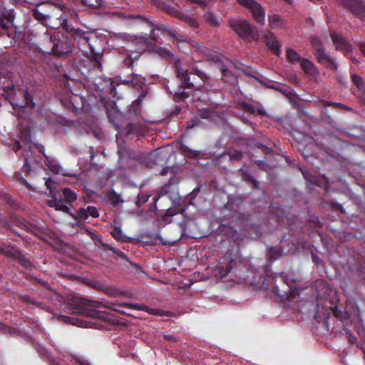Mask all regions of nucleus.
<instances>
[{
  "mask_svg": "<svg viewBox=\"0 0 365 365\" xmlns=\"http://www.w3.org/2000/svg\"><path fill=\"white\" fill-rule=\"evenodd\" d=\"M68 300V308L72 314L101 319L112 324H120V320L110 312H103L98 310V309L107 308L124 314L125 312L121 310L120 308H128L123 305L124 303L90 300L78 297H72ZM128 308L130 309V307Z\"/></svg>",
  "mask_w": 365,
  "mask_h": 365,
  "instance_id": "1",
  "label": "nucleus"
},
{
  "mask_svg": "<svg viewBox=\"0 0 365 365\" xmlns=\"http://www.w3.org/2000/svg\"><path fill=\"white\" fill-rule=\"evenodd\" d=\"M68 9L63 4H54L43 1L31 10L32 16L43 26L53 29L61 28L63 31L68 26V21L63 13Z\"/></svg>",
  "mask_w": 365,
  "mask_h": 365,
  "instance_id": "2",
  "label": "nucleus"
},
{
  "mask_svg": "<svg viewBox=\"0 0 365 365\" xmlns=\"http://www.w3.org/2000/svg\"><path fill=\"white\" fill-rule=\"evenodd\" d=\"M16 13L9 7L0 8V41L4 47L14 45L21 38L14 24Z\"/></svg>",
  "mask_w": 365,
  "mask_h": 365,
  "instance_id": "3",
  "label": "nucleus"
},
{
  "mask_svg": "<svg viewBox=\"0 0 365 365\" xmlns=\"http://www.w3.org/2000/svg\"><path fill=\"white\" fill-rule=\"evenodd\" d=\"M50 43V54L57 57H66L73 53L74 43L65 32L45 33Z\"/></svg>",
  "mask_w": 365,
  "mask_h": 365,
  "instance_id": "4",
  "label": "nucleus"
},
{
  "mask_svg": "<svg viewBox=\"0 0 365 365\" xmlns=\"http://www.w3.org/2000/svg\"><path fill=\"white\" fill-rule=\"evenodd\" d=\"M130 42L133 46L128 51H125V58L123 60L124 66L132 68L135 61H138L142 54L153 47V43L147 36H133Z\"/></svg>",
  "mask_w": 365,
  "mask_h": 365,
  "instance_id": "5",
  "label": "nucleus"
},
{
  "mask_svg": "<svg viewBox=\"0 0 365 365\" xmlns=\"http://www.w3.org/2000/svg\"><path fill=\"white\" fill-rule=\"evenodd\" d=\"M0 255L12 262H18L24 268L31 270L34 266L24 251L14 243L0 242Z\"/></svg>",
  "mask_w": 365,
  "mask_h": 365,
  "instance_id": "6",
  "label": "nucleus"
},
{
  "mask_svg": "<svg viewBox=\"0 0 365 365\" xmlns=\"http://www.w3.org/2000/svg\"><path fill=\"white\" fill-rule=\"evenodd\" d=\"M1 95L10 102L19 118L24 117L26 108L35 106L31 93H2Z\"/></svg>",
  "mask_w": 365,
  "mask_h": 365,
  "instance_id": "7",
  "label": "nucleus"
},
{
  "mask_svg": "<svg viewBox=\"0 0 365 365\" xmlns=\"http://www.w3.org/2000/svg\"><path fill=\"white\" fill-rule=\"evenodd\" d=\"M310 43L317 61L326 68L335 71L338 69L336 60L326 52V48L322 40L317 36L310 37Z\"/></svg>",
  "mask_w": 365,
  "mask_h": 365,
  "instance_id": "8",
  "label": "nucleus"
},
{
  "mask_svg": "<svg viewBox=\"0 0 365 365\" xmlns=\"http://www.w3.org/2000/svg\"><path fill=\"white\" fill-rule=\"evenodd\" d=\"M170 64L175 70L176 76L180 79L181 87L183 89L193 88L195 91H200V86H196L192 81H190L188 69L183 68L184 60L178 56L173 57Z\"/></svg>",
  "mask_w": 365,
  "mask_h": 365,
  "instance_id": "9",
  "label": "nucleus"
},
{
  "mask_svg": "<svg viewBox=\"0 0 365 365\" xmlns=\"http://www.w3.org/2000/svg\"><path fill=\"white\" fill-rule=\"evenodd\" d=\"M142 100L138 98L133 101L131 105L129 106L128 110L125 114V118L130 123L124 128V133L128 135L138 131V125L137 122L140 118V106Z\"/></svg>",
  "mask_w": 365,
  "mask_h": 365,
  "instance_id": "10",
  "label": "nucleus"
},
{
  "mask_svg": "<svg viewBox=\"0 0 365 365\" xmlns=\"http://www.w3.org/2000/svg\"><path fill=\"white\" fill-rule=\"evenodd\" d=\"M19 138L22 143L28 146L29 150L27 151V156L24 158V169L29 175H31L34 171L35 164L38 163L31 155H29V154L31 148V130L29 127H20Z\"/></svg>",
  "mask_w": 365,
  "mask_h": 365,
  "instance_id": "11",
  "label": "nucleus"
},
{
  "mask_svg": "<svg viewBox=\"0 0 365 365\" xmlns=\"http://www.w3.org/2000/svg\"><path fill=\"white\" fill-rule=\"evenodd\" d=\"M61 101L68 110L78 113L86 107V100L78 93H61Z\"/></svg>",
  "mask_w": 365,
  "mask_h": 365,
  "instance_id": "12",
  "label": "nucleus"
},
{
  "mask_svg": "<svg viewBox=\"0 0 365 365\" xmlns=\"http://www.w3.org/2000/svg\"><path fill=\"white\" fill-rule=\"evenodd\" d=\"M69 36L71 40L76 41L80 46L84 48L87 47L93 52V48L90 43L91 33L86 31L79 28H76L71 24H68L64 31Z\"/></svg>",
  "mask_w": 365,
  "mask_h": 365,
  "instance_id": "13",
  "label": "nucleus"
},
{
  "mask_svg": "<svg viewBox=\"0 0 365 365\" xmlns=\"http://www.w3.org/2000/svg\"><path fill=\"white\" fill-rule=\"evenodd\" d=\"M9 226L11 230L18 235L19 237H21V235L15 227L24 230L27 232L32 233L34 235H38L39 233H41V230L38 226L26 221L24 217L17 215L11 217L10 225Z\"/></svg>",
  "mask_w": 365,
  "mask_h": 365,
  "instance_id": "14",
  "label": "nucleus"
},
{
  "mask_svg": "<svg viewBox=\"0 0 365 365\" xmlns=\"http://www.w3.org/2000/svg\"><path fill=\"white\" fill-rule=\"evenodd\" d=\"M338 4L361 21H365V2L363 0H336Z\"/></svg>",
  "mask_w": 365,
  "mask_h": 365,
  "instance_id": "15",
  "label": "nucleus"
},
{
  "mask_svg": "<svg viewBox=\"0 0 365 365\" xmlns=\"http://www.w3.org/2000/svg\"><path fill=\"white\" fill-rule=\"evenodd\" d=\"M229 26L243 39L254 37L253 26L246 20L232 19L229 21Z\"/></svg>",
  "mask_w": 365,
  "mask_h": 365,
  "instance_id": "16",
  "label": "nucleus"
},
{
  "mask_svg": "<svg viewBox=\"0 0 365 365\" xmlns=\"http://www.w3.org/2000/svg\"><path fill=\"white\" fill-rule=\"evenodd\" d=\"M102 56L98 53H92L91 58L88 61L79 63L78 69L81 73L86 78L90 77L91 73L95 69L102 70L101 63Z\"/></svg>",
  "mask_w": 365,
  "mask_h": 365,
  "instance_id": "17",
  "label": "nucleus"
},
{
  "mask_svg": "<svg viewBox=\"0 0 365 365\" xmlns=\"http://www.w3.org/2000/svg\"><path fill=\"white\" fill-rule=\"evenodd\" d=\"M242 230H248L246 227H242L237 222L230 221L229 222H221L217 232L218 235L227 238L237 239L238 232Z\"/></svg>",
  "mask_w": 365,
  "mask_h": 365,
  "instance_id": "18",
  "label": "nucleus"
},
{
  "mask_svg": "<svg viewBox=\"0 0 365 365\" xmlns=\"http://www.w3.org/2000/svg\"><path fill=\"white\" fill-rule=\"evenodd\" d=\"M132 16V18H133L140 22L147 23L150 26L153 27V29L150 34V37L155 41H158V36L155 34V30L160 31L162 33L167 34L169 36L174 35V33L173 32V29H170L168 26H167L163 24H155L153 21H151L150 19L145 17V16Z\"/></svg>",
  "mask_w": 365,
  "mask_h": 365,
  "instance_id": "19",
  "label": "nucleus"
},
{
  "mask_svg": "<svg viewBox=\"0 0 365 365\" xmlns=\"http://www.w3.org/2000/svg\"><path fill=\"white\" fill-rule=\"evenodd\" d=\"M108 93H98L99 95L100 101H96V103H93V104H96L97 106H103L106 109V113L108 115V118L110 122H112L114 125L116 127V129H119V124L115 120L114 118V114H111L110 111L108 110L109 108H112L113 110L116 108V103L114 100H110V98H107L106 95Z\"/></svg>",
  "mask_w": 365,
  "mask_h": 365,
  "instance_id": "20",
  "label": "nucleus"
},
{
  "mask_svg": "<svg viewBox=\"0 0 365 365\" xmlns=\"http://www.w3.org/2000/svg\"><path fill=\"white\" fill-rule=\"evenodd\" d=\"M300 67L304 73L312 79H316L319 75L317 66L308 58L302 59Z\"/></svg>",
  "mask_w": 365,
  "mask_h": 365,
  "instance_id": "21",
  "label": "nucleus"
},
{
  "mask_svg": "<svg viewBox=\"0 0 365 365\" xmlns=\"http://www.w3.org/2000/svg\"><path fill=\"white\" fill-rule=\"evenodd\" d=\"M332 42L336 45V49L338 51H349L351 46L344 39L341 33L331 32L330 34Z\"/></svg>",
  "mask_w": 365,
  "mask_h": 365,
  "instance_id": "22",
  "label": "nucleus"
},
{
  "mask_svg": "<svg viewBox=\"0 0 365 365\" xmlns=\"http://www.w3.org/2000/svg\"><path fill=\"white\" fill-rule=\"evenodd\" d=\"M12 73L8 71H0V86L4 91H12L14 83L11 78Z\"/></svg>",
  "mask_w": 365,
  "mask_h": 365,
  "instance_id": "23",
  "label": "nucleus"
},
{
  "mask_svg": "<svg viewBox=\"0 0 365 365\" xmlns=\"http://www.w3.org/2000/svg\"><path fill=\"white\" fill-rule=\"evenodd\" d=\"M264 38L265 44L269 49L275 55L279 56L280 54V45L274 34L269 32L264 35Z\"/></svg>",
  "mask_w": 365,
  "mask_h": 365,
  "instance_id": "24",
  "label": "nucleus"
},
{
  "mask_svg": "<svg viewBox=\"0 0 365 365\" xmlns=\"http://www.w3.org/2000/svg\"><path fill=\"white\" fill-rule=\"evenodd\" d=\"M123 305L133 309L143 310L148 312V314H154L156 316H163L164 314L163 310L160 309L150 308L145 305H140L138 304H123Z\"/></svg>",
  "mask_w": 365,
  "mask_h": 365,
  "instance_id": "25",
  "label": "nucleus"
},
{
  "mask_svg": "<svg viewBox=\"0 0 365 365\" xmlns=\"http://www.w3.org/2000/svg\"><path fill=\"white\" fill-rule=\"evenodd\" d=\"M190 47L193 50V53L199 55L202 58H208L210 50L207 47L199 44L195 41H190Z\"/></svg>",
  "mask_w": 365,
  "mask_h": 365,
  "instance_id": "26",
  "label": "nucleus"
},
{
  "mask_svg": "<svg viewBox=\"0 0 365 365\" xmlns=\"http://www.w3.org/2000/svg\"><path fill=\"white\" fill-rule=\"evenodd\" d=\"M51 199L48 201V205L50 207H55L56 210L63 211L66 213H69L70 208L63 204L62 199H58L56 196L52 195L51 192L50 193Z\"/></svg>",
  "mask_w": 365,
  "mask_h": 365,
  "instance_id": "27",
  "label": "nucleus"
},
{
  "mask_svg": "<svg viewBox=\"0 0 365 365\" xmlns=\"http://www.w3.org/2000/svg\"><path fill=\"white\" fill-rule=\"evenodd\" d=\"M251 12L255 20L260 25L263 26L265 23V12L261 5L258 3L256 6H255Z\"/></svg>",
  "mask_w": 365,
  "mask_h": 365,
  "instance_id": "28",
  "label": "nucleus"
},
{
  "mask_svg": "<svg viewBox=\"0 0 365 365\" xmlns=\"http://www.w3.org/2000/svg\"><path fill=\"white\" fill-rule=\"evenodd\" d=\"M17 297L19 300L24 303L35 305L41 309H46V305L43 302L36 300L27 294H18Z\"/></svg>",
  "mask_w": 365,
  "mask_h": 365,
  "instance_id": "29",
  "label": "nucleus"
},
{
  "mask_svg": "<svg viewBox=\"0 0 365 365\" xmlns=\"http://www.w3.org/2000/svg\"><path fill=\"white\" fill-rule=\"evenodd\" d=\"M204 18L205 21L212 26H218L222 21L219 15L211 11L205 12Z\"/></svg>",
  "mask_w": 365,
  "mask_h": 365,
  "instance_id": "30",
  "label": "nucleus"
},
{
  "mask_svg": "<svg viewBox=\"0 0 365 365\" xmlns=\"http://www.w3.org/2000/svg\"><path fill=\"white\" fill-rule=\"evenodd\" d=\"M185 212V209L178 207H173V208H169L166 210L165 214L162 217V220L165 222L170 223L171 220L170 218L178 213L182 214Z\"/></svg>",
  "mask_w": 365,
  "mask_h": 365,
  "instance_id": "31",
  "label": "nucleus"
},
{
  "mask_svg": "<svg viewBox=\"0 0 365 365\" xmlns=\"http://www.w3.org/2000/svg\"><path fill=\"white\" fill-rule=\"evenodd\" d=\"M286 56L287 59L289 62L292 63H302V61L304 58H302L300 55L294 49L290 48H287L286 49Z\"/></svg>",
  "mask_w": 365,
  "mask_h": 365,
  "instance_id": "32",
  "label": "nucleus"
},
{
  "mask_svg": "<svg viewBox=\"0 0 365 365\" xmlns=\"http://www.w3.org/2000/svg\"><path fill=\"white\" fill-rule=\"evenodd\" d=\"M239 172L241 173V177L243 180L251 182L252 188H257L259 186L258 181L250 174L249 170L240 168Z\"/></svg>",
  "mask_w": 365,
  "mask_h": 365,
  "instance_id": "33",
  "label": "nucleus"
},
{
  "mask_svg": "<svg viewBox=\"0 0 365 365\" xmlns=\"http://www.w3.org/2000/svg\"><path fill=\"white\" fill-rule=\"evenodd\" d=\"M25 277L28 280L34 281L36 285H41L43 287L49 291H54L48 281H46L42 279H39L36 277L30 274H26Z\"/></svg>",
  "mask_w": 365,
  "mask_h": 365,
  "instance_id": "34",
  "label": "nucleus"
},
{
  "mask_svg": "<svg viewBox=\"0 0 365 365\" xmlns=\"http://www.w3.org/2000/svg\"><path fill=\"white\" fill-rule=\"evenodd\" d=\"M284 255V252L282 250L281 247H270L267 253L268 257L272 262L276 260L279 257H282Z\"/></svg>",
  "mask_w": 365,
  "mask_h": 365,
  "instance_id": "35",
  "label": "nucleus"
},
{
  "mask_svg": "<svg viewBox=\"0 0 365 365\" xmlns=\"http://www.w3.org/2000/svg\"><path fill=\"white\" fill-rule=\"evenodd\" d=\"M268 21L272 29L283 28L284 24L282 18L278 14L269 16Z\"/></svg>",
  "mask_w": 365,
  "mask_h": 365,
  "instance_id": "36",
  "label": "nucleus"
},
{
  "mask_svg": "<svg viewBox=\"0 0 365 365\" xmlns=\"http://www.w3.org/2000/svg\"><path fill=\"white\" fill-rule=\"evenodd\" d=\"M155 53L160 56L162 58L168 59L169 63H170V60L173 58V57L177 56L171 51L162 46L157 47L155 48Z\"/></svg>",
  "mask_w": 365,
  "mask_h": 365,
  "instance_id": "37",
  "label": "nucleus"
},
{
  "mask_svg": "<svg viewBox=\"0 0 365 365\" xmlns=\"http://www.w3.org/2000/svg\"><path fill=\"white\" fill-rule=\"evenodd\" d=\"M232 269V266L230 264L226 265H217L215 269V274L219 276L220 277H226Z\"/></svg>",
  "mask_w": 365,
  "mask_h": 365,
  "instance_id": "38",
  "label": "nucleus"
},
{
  "mask_svg": "<svg viewBox=\"0 0 365 365\" xmlns=\"http://www.w3.org/2000/svg\"><path fill=\"white\" fill-rule=\"evenodd\" d=\"M63 200L68 203L73 202L77 198L76 194L70 188L66 187L62 190Z\"/></svg>",
  "mask_w": 365,
  "mask_h": 365,
  "instance_id": "39",
  "label": "nucleus"
},
{
  "mask_svg": "<svg viewBox=\"0 0 365 365\" xmlns=\"http://www.w3.org/2000/svg\"><path fill=\"white\" fill-rule=\"evenodd\" d=\"M190 73L197 76L204 83L209 79L207 73L200 69L197 66L193 65L190 66Z\"/></svg>",
  "mask_w": 365,
  "mask_h": 365,
  "instance_id": "40",
  "label": "nucleus"
},
{
  "mask_svg": "<svg viewBox=\"0 0 365 365\" xmlns=\"http://www.w3.org/2000/svg\"><path fill=\"white\" fill-rule=\"evenodd\" d=\"M150 195L146 192H141L137 196V200L135 201V205L138 207H141L145 202H147L150 197Z\"/></svg>",
  "mask_w": 365,
  "mask_h": 365,
  "instance_id": "41",
  "label": "nucleus"
},
{
  "mask_svg": "<svg viewBox=\"0 0 365 365\" xmlns=\"http://www.w3.org/2000/svg\"><path fill=\"white\" fill-rule=\"evenodd\" d=\"M107 197L113 206H116L121 202L120 196L115 191L111 190L107 193Z\"/></svg>",
  "mask_w": 365,
  "mask_h": 365,
  "instance_id": "42",
  "label": "nucleus"
},
{
  "mask_svg": "<svg viewBox=\"0 0 365 365\" xmlns=\"http://www.w3.org/2000/svg\"><path fill=\"white\" fill-rule=\"evenodd\" d=\"M351 81L352 83L356 86V88L359 90V91H362L365 90L364 82L361 77L356 74L351 75Z\"/></svg>",
  "mask_w": 365,
  "mask_h": 365,
  "instance_id": "43",
  "label": "nucleus"
},
{
  "mask_svg": "<svg viewBox=\"0 0 365 365\" xmlns=\"http://www.w3.org/2000/svg\"><path fill=\"white\" fill-rule=\"evenodd\" d=\"M180 150L185 156L190 158H196L199 155V152L197 150H193L185 145H182L180 146Z\"/></svg>",
  "mask_w": 365,
  "mask_h": 365,
  "instance_id": "44",
  "label": "nucleus"
},
{
  "mask_svg": "<svg viewBox=\"0 0 365 365\" xmlns=\"http://www.w3.org/2000/svg\"><path fill=\"white\" fill-rule=\"evenodd\" d=\"M173 32L174 33V35H170V36L173 37L178 43H186L190 46V41H192L191 39L178 34L177 31L174 29L173 30Z\"/></svg>",
  "mask_w": 365,
  "mask_h": 365,
  "instance_id": "45",
  "label": "nucleus"
},
{
  "mask_svg": "<svg viewBox=\"0 0 365 365\" xmlns=\"http://www.w3.org/2000/svg\"><path fill=\"white\" fill-rule=\"evenodd\" d=\"M63 76L66 79L67 83H68V85H70L69 81H71L72 83H73L76 86L77 89L81 90V89L85 88L84 83H83L81 81H78V80H77V79H76L74 78H72L71 76V75H69V74H64Z\"/></svg>",
  "mask_w": 365,
  "mask_h": 365,
  "instance_id": "46",
  "label": "nucleus"
},
{
  "mask_svg": "<svg viewBox=\"0 0 365 365\" xmlns=\"http://www.w3.org/2000/svg\"><path fill=\"white\" fill-rule=\"evenodd\" d=\"M302 175L304 178L309 182L317 185V186H320L319 184L318 178L315 176L312 175L309 170H302Z\"/></svg>",
  "mask_w": 365,
  "mask_h": 365,
  "instance_id": "47",
  "label": "nucleus"
},
{
  "mask_svg": "<svg viewBox=\"0 0 365 365\" xmlns=\"http://www.w3.org/2000/svg\"><path fill=\"white\" fill-rule=\"evenodd\" d=\"M240 201V199L237 197L229 198L227 202L225 205V208L235 211Z\"/></svg>",
  "mask_w": 365,
  "mask_h": 365,
  "instance_id": "48",
  "label": "nucleus"
},
{
  "mask_svg": "<svg viewBox=\"0 0 365 365\" xmlns=\"http://www.w3.org/2000/svg\"><path fill=\"white\" fill-rule=\"evenodd\" d=\"M170 188V183H167L160 187L158 196L155 197V198H154L155 202L153 204V207H155V203L158 200L160 197L166 195L169 192Z\"/></svg>",
  "mask_w": 365,
  "mask_h": 365,
  "instance_id": "49",
  "label": "nucleus"
},
{
  "mask_svg": "<svg viewBox=\"0 0 365 365\" xmlns=\"http://www.w3.org/2000/svg\"><path fill=\"white\" fill-rule=\"evenodd\" d=\"M105 292L113 297H120L124 294V292L117 288L115 287H108L106 288Z\"/></svg>",
  "mask_w": 365,
  "mask_h": 365,
  "instance_id": "50",
  "label": "nucleus"
},
{
  "mask_svg": "<svg viewBox=\"0 0 365 365\" xmlns=\"http://www.w3.org/2000/svg\"><path fill=\"white\" fill-rule=\"evenodd\" d=\"M113 237L118 241H124L123 232L119 227L115 226L111 232Z\"/></svg>",
  "mask_w": 365,
  "mask_h": 365,
  "instance_id": "51",
  "label": "nucleus"
},
{
  "mask_svg": "<svg viewBox=\"0 0 365 365\" xmlns=\"http://www.w3.org/2000/svg\"><path fill=\"white\" fill-rule=\"evenodd\" d=\"M237 2L241 6L248 8L250 11L258 4L254 0H237Z\"/></svg>",
  "mask_w": 365,
  "mask_h": 365,
  "instance_id": "52",
  "label": "nucleus"
},
{
  "mask_svg": "<svg viewBox=\"0 0 365 365\" xmlns=\"http://www.w3.org/2000/svg\"><path fill=\"white\" fill-rule=\"evenodd\" d=\"M78 220H86L88 217V215L87 213V210L86 208H80L76 213V215L74 217Z\"/></svg>",
  "mask_w": 365,
  "mask_h": 365,
  "instance_id": "53",
  "label": "nucleus"
},
{
  "mask_svg": "<svg viewBox=\"0 0 365 365\" xmlns=\"http://www.w3.org/2000/svg\"><path fill=\"white\" fill-rule=\"evenodd\" d=\"M86 210H87L88 216L91 215L93 217H98L99 216L98 210L94 206H88L87 208H86Z\"/></svg>",
  "mask_w": 365,
  "mask_h": 365,
  "instance_id": "54",
  "label": "nucleus"
},
{
  "mask_svg": "<svg viewBox=\"0 0 365 365\" xmlns=\"http://www.w3.org/2000/svg\"><path fill=\"white\" fill-rule=\"evenodd\" d=\"M105 83H109V85H110L109 88H108V90L106 91H110V92L116 91V86L118 85V81H113V80H111V78H108L105 81Z\"/></svg>",
  "mask_w": 365,
  "mask_h": 365,
  "instance_id": "55",
  "label": "nucleus"
},
{
  "mask_svg": "<svg viewBox=\"0 0 365 365\" xmlns=\"http://www.w3.org/2000/svg\"><path fill=\"white\" fill-rule=\"evenodd\" d=\"M21 143L22 142L21 140H16L15 143L14 145V147H13V150L15 151H17V150L22 149L24 147H25V151L27 153V151L29 150L28 146L24 145V143L21 144ZM26 156H27V155L25 157H26Z\"/></svg>",
  "mask_w": 365,
  "mask_h": 365,
  "instance_id": "56",
  "label": "nucleus"
},
{
  "mask_svg": "<svg viewBox=\"0 0 365 365\" xmlns=\"http://www.w3.org/2000/svg\"><path fill=\"white\" fill-rule=\"evenodd\" d=\"M185 21L192 28H197L198 24L195 19L190 16H185Z\"/></svg>",
  "mask_w": 365,
  "mask_h": 365,
  "instance_id": "57",
  "label": "nucleus"
},
{
  "mask_svg": "<svg viewBox=\"0 0 365 365\" xmlns=\"http://www.w3.org/2000/svg\"><path fill=\"white\" fill-rule=\"evenodd\" d=\"M330 206L334 211L340 210L341 212H344L342 205L338 202H331Z\"/></svg>",
  "mask_w": 365,
  "mask_h": 365,
  "instance_id": "58",
  "label": "nucleus"
},
{
  "mask_svg": "<svg viewBox=\"0 0 365 365\" xmlns=\"http://www.w3.org/2000/svg\"><path fill=\"white\" fill-rule=\"evenodd\" d=\"M113 252L116 254L117 257L122 259H124L127 262H129L128 257H127V255L122 251H120V250H113Z\"/></svg>",
  "mask_w": 365,
  "mask_h": 365,
  "instance_id": "59",
  "label": "nucleus"
},
{
  "mask_svg": "<svg viewBox=\"0 0 365 365\" xmlns=\"http://www.w3.org/2000/svg\"><path fill=\"white\" fill-rule=\"evenodd\" d=\"M164 339L166 341H170V342H177L180 340L178 337L174 336L173 334H165Z\"/></svg>",
  "mask_w": 365,
  "mask_h": 365,
  "instance_id": "60",
  "label": "nucleus"
},
{
  "mask_svg": "<svg viewBox=\"0 0 365 365\" xmlns=\"http://www.w3.org/2000/svg\"><path fill=\"white\" fill-rule=\"evenodd\" d=\"M242 106L246 111L250 112L251 113H253L255 111V107L250 103H244L242 104Z\"/></svg>",
  "mask_w": 365,
  "mask_h": 365,
  "instance_id": "61",
  "label": "nucleus"
},
{
  "mask_svg": "<svg viewBox=\"0 0 365 365\" xmlns=\"http://www.w3.org/2000/svg\"><path fill=\"white\" fill-rule=\"evenodd\" d=\"M123 83L127 85L129 88H133L135 90H138V88L135 87L136 83L134 82L133 78H132V80L123 81Z\"/></svg>",
  "mask_w": 365,
  "mask_h": 365,
  "instance_id": "62",
  "label": "nucleus"
},
{
  "mask_svg": "<svg viewBox=\"0 0 365 365\" xmlns=\"http://www.w3.org/2000/svg\"><path fill=\"white\" fill-rule=\"evenodd\" d=\"M299 294L297 290H292L287 294V298L289 300L294 299Z\"/></svg>",
  "mask_w": 365,
  "mask_h": 365,
  "instance_id": "63",
  "label": "nucleus"
},
{
  "mask_svg": "<svg viewBox=\"0 0 365 365\" xmlns=\"http://www.w3.org/2000/svg\"><path fill=\"white\" fill-rule=\"evenodd\" d=\"M256 145L257 148H261L263 150V152L266 154L270 153L272 152V150L269 148H268L267 146H266L262 143H258Z\"/></svg>",
  "mask_w": 365,
  "mask_h": 365,
  "instance_id": "64",
  "label": "nucleus"
}]
</instances>
